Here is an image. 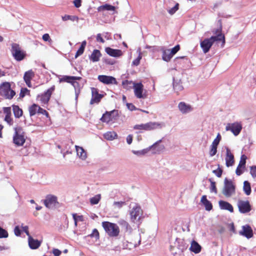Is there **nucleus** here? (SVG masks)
Instances as JSON below:
<instances>
[{
	"label": "nucleus",
	"instance_id": "1",
	"mask_svg": "<svg viewBox=\"0 0 256 256\" xmlns=\"http://www.w3.org/2000/svg\"><path fill=\"white\" fill-rule=\"evenodd\" d=\"M222 40L224 42V36L221 34H218L216 36H212L210 38H206L203 41H202L200 44V47L202 49L203 52L206 54L209 51L214 42Z\"/></svg>",
	"mask_w": 256,
	"mask_h": 256
},
{
	"label": "nucleus",
	"instance_id": "2",
	"mask_svg": "<svg viewBox=\"0 0 256 256\" xmlns=\"http://www.w3.org/2000/svg\"><path fill=\"white\" fill-rule=\"evenodd\" d=\"M14 133L13 136V142L18 146H22L26 142V135L23 128L20 126L14 128Z\"/></svg>",
	"mask_w": 256,
	"mask_h": 256
},
{
	"label": "nucleus",
	"instance_id": "3",
	"mask_svg": "<svg viewBox=\"0 0 256 256\" xmlns=\"http://www.w3.org/2000/svg\"><path fill=\"white\" fill-rule=\"evenodd\" d=\"M102 226L109 236L116 237L118 236L120 229L116 224L108 222H102Z\"/></svg>",
	"mask_w": 256,
	"mask_h": 256
},
{
	"label": "nucleus",
	"instance_id": "4",
	"mask_svg": "<svg viewBox=\"0 0 256 256\" xmlns=\"http://www.w3.org/2000/svg\"><path fill=\"white\" fill-rule=\"evenodd\" d=\"M0 94L6 99L11 100L16 95V92L11 88L10 82H4L0 86Z\"/></svg>",
	"mask_w": 256,
	"mask_h": 256
},
{
	"label": "nucleus",
	"instance_id": "5",
	"mask_svg": "<svg viewBox=\"0 0 256 256\" xmlns=\"http://www.w3.org/2000/svg\"><path fill=\"white\" fill-rule=\"evenodd\" d=\"M162 142V140H159L152 146H150L148 148L143 149L140 150H132V152L138 156H142L146 154L150 149L154 148V153L159 152L164 148V146H158V144Z\"/></svg>",
	"mask_w": 256,
	"mask_h": 256
},
{
	"label": "nucleus",
	"instance_id": "6",
	"mask_svg": "<svg viewBox=\"0 0 256 256\" xmlns=\"http://www.w3.org/2000/svg\"><path fill=\"white\" fill-rule=\"evenodd\" d=\"M11 52L14 58L17 61H21L26 56V52L22 50L19 44L16 43L12 44Z\"/></svg>",
	"mask_w": 256,
	"mask_h": 256
},
{
	"label": "nucleus",
	"instance_id": "7",
	"mask_svg": "<svg viewBox=\"0 0 256 256\" xmlns=\"http://www.w3.org/2000/svg\"><path fill=\"white\" fill-rule=\"evenodd\" d=\"M130 220L133 222H136L142 214V210L138 204H134L130 211Z\"/></svg>",
	"mask_w": 256,
	"mask_h": 256
},
{
	"label": "nucleus",
	"instance_id": "8",
	"mask_svg": "<svg viewBox=\"0 0 256 256\" xmlns=\"http://www.w3.org/2000/svg\"><path fill=\"white\" fill-rule=\"evenodd\" d=\"M235 193V186L231 180L226 178L224 182V186L222 194L226 197H230Z\"/></svg>",
	"mask_w": 256,
	"mask_h": 256
},
{
	"label": "nucleus",
	"instance_id": "9",
	"mask_svg": "<svg viewBox=\"0 0 256 256\" xmlns=\"http://www.w3.org/2000/svg\"><path fill=\"white\" fill-rule=\"evenodd\" d=\"M54 90V86H53L48 88L46 92L41 95H38L37 97V100L40 102L42 106L48 104L52 92Z\"/></svg>",
	"mask_w": 256,
	"mask_h": 256
},
{
	"label": "nucleus",
	"instance_id": "10",
	"mask_svg": "<svg viewBox=\"0 0 256 256\" xmlns=\"http://www.w3.org/2000/svg\"><path fill=\"white\" fill-rule=\"evenodd\" d=\"M238 206L240 213L246 214L251 210V206L248 200H239Z\"/></svg>",
	"mask_w": 256,
	"mask_h": 256
},
{
	"label": "nucleus",
	"instance_id": "11",
	"mask_svg": "<svg viewBox=\"0 0 256 256\" xmlns=\"http://www.w3.org/2000/svg\"><path fill=\"white\" fill-rule=\"evenodd\" d=\"M45 206L48 208H52L58 204L57 197L54 195H48L44 200Z\"/></svg>",
	"mask_w": 256,
	"mask_h": 256
},
{
	"label": "nucleus",
	"instance_id": "12",
	"mask_svg": "<svg viewBox=\"0 0 256 256\" xmlns=\"http://www.w3.org/2000/svg\"><path fill=\"white\" fill-rule=\"evenodd\" d=\"M134 93L136 96L138 98H146V95L143 94L144 86L142 83H134Z\"/></svg>",
	"mask_w": 256,
	"mask_h": 256
},
{
	"label": "nucleus",
	"instance_id": "13",
	"mask_svg": "<svg viewBox=\"0 0 256 256\" xmlns=\"http://www.w3.org/2000/svg\"><path fill=\"white\" fill-rule=\"evenodd\" d=\"M242 129V125L238 122L228 124L226 127V131H231L234 136H238Z\"/></svg>",
	"mask_w": 256,
	"mask_h": 256
},
{
	"label": "nucleus",
	"instance_id": "14",
	"mask_svg": "<svg viewBox=\"0 0 256 256\" xmlns=\"http://www.w3.org/2000/svg\"><path fill=\"white\" fill-rule=\"evenodd\" d=\"M98 80L105 84H116L117 81L114 77L106 75H100L98 78Z\"/></svg>",
	"mask_w": 256,
	"mask_h": 256
},
{
	"label": "nucleus",
	"instance_id": "15",
	"mask_svg": "<svg viewBox=\"0 0 256 256\" xmlns=\"http://www.w3.org/2000/svg\"><path fill=\"white\" fill-rule=\"evenodd\" d=\"M241 236L250 238L253 236L252 230L249 225L246 224L242 226V230L239 232Z\"/></svg>",
	"mask_w": 256,
	"mask_h": 256
},
{
	"label": "nucleus",
	"instance_id": "16",
	"mask_svg": "<svg viewBox=\"0 0 256 256\" xmlns=\"http://www.w3.org/2000/svg\"><path fill=\"white\" fill-rule=\"evenodd\" d=\"M178 108L182 114L189 113L193 110V108L190 105L183 102H180L178 104Z\"/></svg>",
	"mask_w": 256,
	"mask_h": 256
},
{
	"label": "nucleus",
	"instance_id": "17",
	"mask_svg": "<svg viewBox=\"0 0 256 256\" xmlns=\"http://www.w3.org/2000/svg\"><path fill=\"white\" fill-rule=\"evenodd\" d=\"M92 96L90 102L91 104H93L95 103H98L101 98H102V95L98 93V90L94 88H92Z\"/></svg>",
	"mask_w": 256,
	"mask_h": 256
},
{
	"label": "nucleus",
	"instance_id": "18",
	"mask_svg": "<svg viewBox=\"0 0 256 256\" xmlns=\"http://www.w3.org/2000/svg\"><path fill=\"white\" fill-rule=\"evenodd\" d=\"M146 130H151L157 128H162L164 126L163 122H149L146 123Z\"/></svg>",
	"mask_w": 256,
	"mask_h": 256
},
{
	"label": "nucleus",
	"instance_id": "19",
	"mask_svg": "<svg viewBox=\"0 0 256 256\" xmlns=\"http://www.w3.org/2000/svg\"><path fill=\"white\" fill-rule=\"evenodd\" d=\"M226 162L228 167L232 166L234 163V156L228 148H226Z\"/></svg>",
	"mask_w": 256,
	"mask_h": 256
},
{
	"label": "nucleus",
	"instance_id": "20",
	"mask_svg": "<svg viewBox=\"0 0 256 256\" xmlns=\"http://www.w3.org/2000/svg\"><path fill=\"white\" fill-rule=\"evenodd\" d=\"M34 72L32 70H30L28 72H26L24 73V82H26V85L28 87H31V80L34 77Z\"/></svg>",
	"mask_w": 256,
	"mask_h": 256
},
{
	"label": "nucleus",
	"instance_id": "21",
	"mask_svg": "<svg viewBox=\"0 0 256 256\" xmlns=\"http://www.w3.org/2000/svg\"><path fill=\"white\" fill-rule=\"evenodd\" d=\"M105 50L108 55L114 57H119L122 54L121 50L112 49L110 48H106Z\"/></svg>",
	"mask_w": 256,
	"mask_h": 256
},
{
	"label": "nucleus",
	"instance_id": "22",
	"mask_svg": "<svg viewBox=\"0 0 256 256\" xmlns=\"http://www.w3.org/2000/svg\"><path fill=\"white\" fill-rule=\"evenodd\" d=\"M28 241V246L31 249H36L40 246V242L38 240L33 238L30 236H29Z\"/></svg>",
	"mask_w": 256,
	"mask_h": 256
},
{
	"label": "nucleus",
	"instance_id": "23",
	"mask_svg": "<svg viewBox=\"0 0 256 256\" xmlns=\"http://www.w3.org/2000/svg\"><path fill=\"white\" fill-rule=\"evenodd\" d=\"M77 156L82 160H85L87 158L86 152L83 148L75 146Z\"/></svg>",
	"mask_w": 256,
	"mask_h": 256
},
{
	"label": "nucleus",
	"instance_id": "24",
	"mask_svg": "<svg viewBox=\"0 0 256 256\" xmlns=\"http://www.w3.org/2000/svg\"><path fill=\"white\" fill-rule=\"evenodd\" d=\"M218 203L220 209L228 210L230 212H234L233 207L229 202L224 200H220Z\"/></svg>",
	"mask_w": 256,
	"mask_h": 256
},
{
	"label": "nucleus",
	"instance_id": "25",
	"mask_svg": "<svg viewBox=\"0 0 256 256\" xmlns=\"http://www.w3.org/2000/svg\"><path fill=\"white\" fill-rule=\"evenodd\" d=\"M200 202L204 206L206 210L210 211L212 209V204L209 200H207L206 196L204 195L202 196Z\"/></svg>",
	"mask_w": 256,
	"mask_h": 256
},
{
	"label": "nucleus",
	"instance_id": "26",
	"mask_svg": "<svg viewBox=\"0 0 256 256\" xmlns=\"http://www.w3.org/2000/svg\"><path fill=\"white\" fill-rule=\"evenodd\" d=\"M190 250L195 254H198L201 250V246L195 240H192Z\"/></svg>",
	"mask_w": 256,
	"mask_h": 256
},
{
	"label": "nucleus",
	"instance_id": "27",
	"mask_svg": "<svg viewBox=\"0 0 256 256\" xmlns=\"http://www.w3.org/2000/svg\"><path fill=\"white\" fill-rule=\"evenodd\" d=\"M173 56L172 54L170 52V50L162 49V58L166 62H168Z\"/></svg>",
	"mask_w": 256,
	"mask_h": 256
},
{
	"label": "nucleus",
	"instance_id": "28",
	"mask_svg": "<svg viewBox=\"0 0 256 256\" xmlns=\"http://www.w3.org/2000/svg\"><path fill=\"white\" fill-rule=\"evenodd\" d=\"M104 138L108 140H112L117 138L116 133L114 131L108 132L104 134Z\"/></svg>",
	"mask_w": 256,
	"mask_h": 256
},
{
	"label": "nucleus",
	"instance_id": "29",
	"mask_svg": "<svg viewBox=\"0 0 256 256\" xmlns=\"http://www.w3.org/2000/svg\"><path fill=\"white\" fill-rule=\"evenodd\" d=\"M115 10V6L108 4H106L102 6H100L98 8V12H101L103 10L114 11Z\"/></svg>",
	"mask_w": 256,
	"mask_h": 256
},
{
	"label": "nucleus",
	"instance_id": "30",
	"mask_svg": "<svg viewBox=\"0 0 256 256\" xmlns=\"http://www.w3.org/2000/svg\"><path fill=\"white\" fill-rule=\"evenodd\" d=\"M70 84L74 87L75 90L76 99L77 100L80 92V84L76 81L72 80Z\"/></svg>",
	"mask_w": 256,
	"mask_h": 256
},
{
	"label": "nucleus",
	"instance_id": "31",
	"mask_svg": "<svg viewBox=\"0 0 256 256\" xmlns=\"http://www.w3.org/2000/svg\"><path fill=\"white\" fill-rule=\"evenodd\" d=\"M101 54L100 50H94L92 54L90 56V58L94 62H98L99 60V58Z\"/></svg>",
	"mask_w": 256,
	"mask_h": 256
},
{
	"label": "nucleus",
	"instance_id": "32",
	"mask_svg": "<svg viewBox=\"0 0 256 256\" xmlns=\"http://www.w3.org/2000/svg\"><path fill=\"white\" fill-rule=\"evenodd\" d=\"M173 87L174 91L177 93L182 91L184 88L180 80L176 81L174 80L173 82Z\"/></svg>",
	"mask_w": 256,
	"mask_h": 256
},
{
	"label": "nucleus",
	"instance_id": "33",
	"mask_svg": "<svg viewBox=\"0 0 256 256\" xmlns=\"http://www.w3.org/2000/svg\"><path fill=\"white\" fill-rule=\"evenodd\" d=\"M111 112H106L105 114H104L102 118H100V120L106 123H108L109 122L112 120V117Z\"/></svg>",
	"mask_w": 256,
	"mask_h": 256
},
{
	"label": "nucleus",
	"instance_id": "34",
	"mask_svg": "<svg viewBox=\"0 0 256 256\" xmlns=\"http://www.w3.org/2000/svg\"><path fill=\"white\" fill-rule=\"evenodd\" d=\"M13 112L16 118H19L22 114V110L18 106L13 105Z\"/></svg>",
	"mask_w": 256,
	"mask_h": 256
},
{
	"label": "nucleus",
	"instance_id": "35",
	"mask_svg": "<svg viewBox=\"0 0 256 256\" xmlns=\"http://www.w3.org/2000/svg\"><path fill=\"white\" fill-rule=\"evenodd\" d=\"M243 190L246 195L249 196L251 193V187L250 183L248 181L244 182Z\"/></svg>",
	"mask_w": 256,
	"mask_h": 256
},
{
	"label": "nucleus",
	"instance_id": "36",
	"mask_svg": "<svg viewBox=\"0 0 256 256\" xmlns=\"http://www.w3.org/2000/svg\"><path fill=\"white\" fill-rule=\"evenodd\" d=\"M58 77L59 78V82L60 83L62 82H66L68 83H70L72 82V79L73 78L72 76H58Z\"/></svg>",
	"mask_w": 256,
	"mask_h": 256
},
{
	"label": "nucleus",
	"instance_id": "37",
	"mask_svg": "<svg viewBox=\"0 0 256 256\" xmlns=\"http://www.w3.org/2000/svg\"><path fill=\"white\" fill-rule=\"evenodd\" d=\"M38 106L36 104H32L29 108V112L30 116H33L38 112Z\"/></svg>",
	"mask_w": 256,
	"mask_h": 256
},
{
	"label": "nucleus",
	"instance_id": "38",
	"mask_svg": "<svg viewBox=\"0 0 256 256\" xmlns=\"http://www.w3.org/2000/svg\"><path fill=\"white\" fill-rule=\"evenodd\" d=\"M62 20H64V21L70 20L74 22L75 20L78 21V17H77L76 16H70V15H66V14L62 16Z\"/></svg>",
	"mask_w": 256,
	"mask_h": 256
},
{
	"label": "nucleus",
	"instance_id": "39",
	"mask_svg": "<svg viewBox=\"0 0 256 256\" xmlns=\"http://www.w3.org/2000/svg\"><path fill=\"white\" fill-rule=\"evenodd\" d=\"M101 198V196L100 194H98L94 196L92 198L90 199V202L92 204H96L98 203Z\"/></svg>",
	"mask_w": 256,
	"mask_h": 256
},
{
	"label": "nucleus",
	"instance_id": "40",
	"mask_svg": "<svg viewBox=\"0 0 256 256\" xmlns=\"http://www.w3.org/2000/svg\"><path fill=\"white\" fill-rule=\"evenodd\" d=\"M118 224L121 226L122 227L124 228V229L126 230H128L129 228H130V226L128 223L127 222H126L125 220L120 219L118 221Z\"/></svg>",
	"mask_w": 256,
	"mask_h": 256
},
{
	"label": "nucleus",
	"instance_id": "41",
	"mask_svg": "<svg viewBox=\"0 0 256 256\" xmlns=\"http://www.w3.org/2000/svg\"><path fill=\"white\" fill-rule=\"evenodd\" d=\"M126 204L125 202H114L113 204V206L116 209H120L123 206Z\"/></svg>",
	"mask_w": 256,
	"mask_h": 256
},
{
	"label": "nucleus",
	"instance_id": "42",
	"mask_svg": "<svg viewBox=\"0 0 256 256\" xmlns=\"http://www.w3.org/2000/svg\"><path fill=\"white\" fill-rule=\"evenodd\" d=\"M246 156L243 154L242 156L240 158V161L239 164L238 165V166L242 167L243 168H245L246 162Z\"/></svg>",
	"mask_w": 256,
	"mask_h": 256
},
{
	"label": "nucleus",
	"instance_id": "43",
	"mask_svg": "<svg viewBox=\"0 0 256 256\" xmlns=\"http://www.w3.org/2000/svg\"><path fill=\"white\" fill-rule=\"evenodd\" d=\"M178 6L179 4L176 3L173 8L168 10V13L170 15L174 14L178 10Z\"/></svg>",
	"mask_w": 256,
	"mask_h": 256
},
{
	"label": "nucleus",
	"instance_id": "44",
	"mask_svg": "<svg viewBox=\"0 0 256 256\" xmlns=\"http://www.w3.org/2000/svg\"><path fill=\"white\" fill-rule=\"evenodd\" d=\"M217 146L216 145L212 144L210 146V154L211 156H214L217 152Z\"/></svg>",
	"mask_w": 256,
	"mask_h": 256
},
{
	"label": "nucleus",
	"instance_id": "45",
	"mask_svg": "<svg viewBox=\"0 0 256 256\" xmlns=\"http://www.w3.org/2000/svg\"><path fill=\"white\" fill-rule=\"evenodd\" d=\"M8 236L7 231L0 226V238H6Z\"/></svg>",
	"mask_w": 256,
	"mask_h": 256
},
{
	"label": "nucleus",
	"instance_id": "46",
	"mask_svg": "<svg viewBox=\"0 0 256 256\" xmlns=\"http://www.w3.org/2000/svg\"><path fill=\"white\" fill-rule=\"evenodd\" d=\"M127 242V244H126V246L125 248H128V249H132V248H136V247L137 246H139L140 244V238L138 240V244H133L131 242Z\"/></svg>",
	"mask_w": 256,
	"mask_h": 256
},
{
	"label": "nucleus",
	"instance_id": "47",
	"mask_svg": "<svg viewBox=\"0 0 256 256\" xmlns=\"http://www.w3.org/2000/svg\"><path fill=\"white\" fill-rule=\"evenodd\" d=\"M88 236L91 238H94L96 240H98L100 238L99 232L96 228L94 229L92 233Z\"/></svg>",
	"mask_w": 256,
	"mask_h": 256
},
{
	"label": "nucleus",
	"instance_id": "48",
	"mask_svg": "<svg viewBox=\"0 0 256 256\" xmlns=\"http://www.w3.org/2000/svg\"><path fill=\"white\" fill-rule=\"evenodd\" d=\"M209 181L210 182V191L212 192H214V193H217V190L216 186V182L212 180L211 178L209 179Z\"/></svg>",
	"mask_w": 256,
	"mask_h": 256
},
{
	"label": "nucleus",
	"instance_id": "49",
	"mask_svg": "<svg viewBox=\"0 0 256 256\" xmlns=\"http://www.w3.org/2000/svg\"><path fill=\"white\" fill-rule=\"evenodd\" d=\"M134 128L135 130H146V124H144L135 125L134 127Z\"/></svg>",
	"mask_w": 256,
	"mask_h": 256
},
{
	"label": "nucleus",
	"instance_id": "50",
	"mask_svg": "<svg viewBox=\"0 0 256 256\" xmlns=\"http://www.w3.org/2000/svg\"><path fill=\"white\" fill-rule=\"evenodd\" d=\"M134 83L132 81H129L128 80H125L122 82V84L124 88L126 89H128V86L133 84Z\"/></svg>",
	"mask_w": 256,
	"mask_h": 256
},
{
	"label": "nucleus",
	"instance_id": "51",
	"mask_svg": "<svg viewBox=\"0 0 256 256\" xmlns=\"http://www.w3.org/2000/svg\"><path fill=\"white\" fill-rule=\"evenodd\" d=\"M220 139H221L220 135V134H218L216 138L212 142V144L218 146L220 140Z\"/></svg>",
	"mask_w": 256,
	"mask_h": 256
},
{
	"label": "nucleus",
	"instance_id": "52",
	"mask_svg": "<svg viewBox=\"0 0 256 256\" xmlns=\"http://www.w3.org/2000/svg\"><path fill=\"white\" fill-rule=\"evenodd\" d=\"M180 46L178 44L173 48L171 50H170V52L174 56L180 50Z\"/></svg>",
	"mask_w": 256,
	"mask_h": 256
},
{
	"label": "nucleus",
	"instance_id": "53",
	"mask_svg": "<svg viewBox=\"0 0 256 256\" xmlns=\"http://www.w3.org/2000/svg\"><path fill=\"white\" fill-rule=\"evenodd\" d=\"M212 172L214 173L218 177L220 178L222 176V170L220 168H218L216 170H214Z\"/></svg>",
	"mask_w": 256,
	"mask_h": 256
},
{
	"label": "nucleus",
	"instance_id": "54",
	"mask_svg": "<svg viewBox=\"0 0 256 256\" xmlns=\"http://www.w3.org/2000/svg\"><path fill=\"white\" fill-rule=\"evenodd\" d=\"M84 48L80 46L76 54L75 58H77L78 56L82 55L84 53Z\"/></svg>",
	"mask_w": 256,
	"mask_h": 256
},
{
	"label": "nucleus",
	"instance_id": "55",
	"mask_svg": "<svg viewBox=\"0 0 256 256\" xmlns=\"http://www.w3.org/2000/svg\"><path fill=\"white\" fill-rule=\"evenodd\" d=\"M3 110L6 116H11V108L10 107H4Z\"/></svg>",
	"mask_w": 256,
	"mask_h": 256
},
{
	"label": "nucleus",
	"instance_id": "56",
	"mask_svg": "<svg viewBox=\"0 0 256 256\" xmlns=\"http://www.w3.org/2000/svg\"><path fill=\"white\" fill-rule=\"evenodd\" d=\"M250 174L254 178L256 177V166H252L250 167Z\"/></svg>",
	"mask_w": 256,
	"mask_h": 256
},
{
	"label": "nucleus",
	"instance_id": "57",
	"mask_svg": "<svg viewBox=\"0 0 256 256\" xmlns=\"http://www.w3.org/2000/svg\"><path fill=\"white\" fill-rule=\"evenodd\" d=\"M244 168H243L242 167H240V166H238L236 169V174L238 175V176H240L241 175L242 173H243V170L244 169Z\"/></svg>",
	"mask_w": 256,
	"mask_h": 256
},
{
	"label": "nucleus",
	"instance_id": "58",
	"mask_svg": "<svg viewBox=\"0 0 256 256\" xmlns=\"http://www.w3.org/2000/svg\"><path fill=\"white\" fill-rule=\"evenodd\" d=\"M38 113L41 114H42L44 115H46V116H48V112L45 110L41 108L39 106H38Z\"/></svg>",
	"mask_w": 256,
	"mask_h": 256
},
{
	"label": "nucleus",
	"instance_id": "59",
	"mask_svg": "<svg viewBox=\"0 0 256 256\" xmlns=\"http://www.w3.org/2000/svg\"><path fill=\"white\" fill-rule=\"evenodd\" d=\"M4 120H6V122H7V123L8 124H10V125L12 124V120L10 116H6Z\"/></svg>",
	"mask_w": 256,
	"mask_h": 256
},
{
	"label": "nucleus",
	"instance_id": "60",
	"mask_svg": "<svg viewBox=\"0 0 256 256\" xmlns=\"http://www.w3.org/2000/svg\"><path fill=\"white\" fill-rule=\"evenodd\" d=\"M28 92V90L26 88H22L21 90L20 96L21 98H23L25 96L26 94Z\"/></svg>",
	"mask_w": 256,
	"mask_h": 256
},
{
	"label": "nucleus",
	"instance_id": "61",
	"mask_svg": "<svg viewBox=\"0 0 256 256\" xmlns=\"http://www.w3.org/2000/svg\"><path fill=\"white\" fill-rule=\"evenodd\" d=\"M42 40L45 42L51 41V39L48 34H45L42 36Z\"/></svg>",
	"mask_w": 256,
	"mask_h": 256
},
{
	"label": "nucleus",
	"instance_id": "62",
	"mask_svg": "<svg viewBox=\"0 0 256 256\" xmlns=\"http://www.w3.org/2000/svg\"><path fill=\"white\" fill-rule=\"evenodd\" d=\"M14 232L16 236H20L21 234V231L18 227V226H16L15 227L14 229Z\"/></svg>",
	"mask_w": 256,
	"mask_h": 256
},
{
	"label": "nucleus",
	"instance_id": "63",
	"mask_svg": "<svg viewBox=\"0 0 256 256\" xmlns=\"http://www.w3.org/2000/svg\"><path fill=\"white\" fill-rule=\"evenodd\" d=\"M96 41L98 42H100L102 43H104V38L102 37L100 34H98L96 37Z\"/></svg>",
	"mask_w": 256,
	"mask_h": 256
},
{
	"label": "nucleus",
	"instance_id": "64",
	"mask_svg": "<svg viewBox=\"0 0 256 256\" xmlns=\"http://www.w3.org/2000/svg\"><path fill=\"white\" fill-rule=\"evenodd\" d=\"M132 138H133V137L132 134H129L126 137V142H127L128 144H130L132 143Z\"/></svg>",
	"mask_w": 256,
	"mask_h": 256
}]
</instances>
